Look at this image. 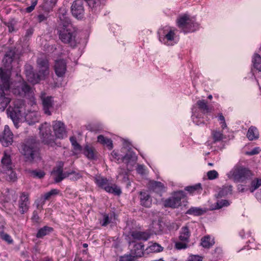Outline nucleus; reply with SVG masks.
Masks as SVG:
<instances>
[{
	"mask_svg": "<svg viewBox=\"0 0 261 261\" xmlns=\"http://www.w3.org/2000/svg\"><path fill=\"white\" fill-rule=\"evenodd\" d=\"M39 142L36 137H29L21 143L20 147V152L27 161L32 162L39 157Z\"/></svg>",
	"mask_w": 261,
	"mask_h": 261,
	"instance_id": "obj_1",
	"label": "nucleus"
},
{
	"mask_svg": "<svg viewBox=\"0 0 261 261\" xmlns=\"http://www.w3.org/2000/svg\"><path fill=\"white\" fill-rule=\"evenodd\" d=\"M60 22L57 27V34L59 38L64 43L69 44L71 46H76V33L72 28L69 19L65 18V21H63L60 18Z\"/></svg>",
	"mask_w": 261,
	"mask_h": 261,
	"instance_id": "obj_2",
	"label": "nucleus"
},
{
	"mask_svg": "<svg viewBox=\"0 0 261 261\" xmlns=\"http://www.w3.org/2000/svg\"><path fill=\"white\" fill-rule=\"evenodd\" d=\"M93 179L94 182L99 188L105 190L109 193L119 196L122 193L119 187L116 184L110 182L109 179L106 177L100 175H96L93 177Z\"/></svg>",
	"mask_w": 261,
	"mask_h": 261,
	"instance_id": "obj_3",
	"label": "nucleus"
},
{
	"mask_svg": "<svg viewBox=\"0 0 261 261\" xmlns=\"http://www.w3.org/2000/svg\"><path fill=\"white\" fill-rule=\"evenodd\" d=\"M64 163L63 162H60L59 163L54 167L52 171L51 175L54 177V179L56 183H59L63 180L65 178L68 177L69 175L74 174L75 175V179H79L81 176L79 173H76L74 171L70 172H63V167Z\"/></svg>",
	"mask_w": 261,
	"mask_h": 261,
	"instance_id": "obj_4",
	"label": "nucleus"
},
{
	"mask_svg": "<svg viewBox=\"0 0 261 261\" xmlns=\"http://www.w3.org/2000/svg\"><path fill=\"white\" fill-rule=\"evenodd\" d=\"M176 24L184 33L193 32L196 27V23L187 14L179 16L176 20Z\"/></svg>",
	"mask_w": 261,
	"mask_h": 261,
	"instance_id": "obj_5",
	"label": "nucleus"
},
{
	"mask_svg": "<svg viewBox=\"0 0 261 261\" xmlns=\"http://www.w3.org/2000/svg\"><path fill=\"white\" fill-rule=\"evenodd\" d=\"M37 62L39 67L38 73L36 75L33 73L34 79L30 80L31 82L33 83H37L44 79L49 73L48 62L46 59L39 58Z\"/></svg>",
	"mask_w": 261,
	"mask_h": 261,
	"instance_id": "obj_6",
	"label": "nucleus"
},
{
	"mask_svg": "<svg viewBox=\"0 0 261 261\" xmlns=\"http://www.w3.org/2000/svg\"><path fill=\"white\" fill-rule=\"evenodd\" d=\"M232 175L236 181L243 182L251 178L252 176V173L247 168L243 166H238L233 169Z\"/></svg>",
	"mask_w": 261,
	"mask_h": 261,
	"instance_id": "obj_7",
	"label": "nucleus"
},
{
	"mask_svg": "<svg viewBox=\"0 0 261 261\" xmlns=\"http://www.w3.org/2000/svg\"><path fill=\"white\" fill-rule=\"evenodd\" d=\"M40 135L44 144H49L55 142V136L51 133V126L45 122L39 127Z\"/></svg>",
	"mask_w": 261,
	"mask_h": 261,
	"instance_id": "obj_8",
	"label": "nucleus"
},
{
	"mask_svg": "<svg viewBox=\"0 0 261 261\" xmlns=\"http://www.w3.org/2000/svg\"><path fill=\"white\" fill-rule=\"evenodd\" d=\"M5 68H0V78L2 82V85H4V88L6 90H9V80L12 66L5 65Z\"/></svg>",
	"mask_w": 261,
	"mask_h": 261,
	"instance_id": "obj_9",
	"label": "nucleus"
},
{
	"mask_svg": "<svg viewBox=\"0 0 261 261\" xmlns=\"http://www.w3.org/2000/svg\"><path fill=\"white\" fill-rule=\"evenodd\" d=\"M13 142V134L8 126L5 127L3 133L0 135V143L3 146L8 147Z\"/></svg>",
	"mask_w": 261,
	"mask_h": 261,
	"instance_id": "obj_10",
	"label": "nucleus"
},
{
	"mask_svg": "<svg viewBox=\"0 0 261 261\" xmlns=\"http://www.w3.org/2000/svg\"><path fill=\"white\" fill-rule=\"evenodd\" d=\"M30 203L29 194L25 192L21 193L18 200V211L21 214H24L28 211Z\"/></svg>",
	"mask_w": 261,
	"mask_h": 261,
	"instance_id": "obj_11",
	"label": "nucleus"
},
{
	"mask_svg": "<svg viewBox=\"0 0 261 261\" xmlns=\"http://www.w3.org/2000/svg\"><path fill=\"white\" fill-rule=\"evenodd\" d=\"M53 128L54 132L55 139H63L66 136L65 124L60 121L53 122Z\"/></svg>",
	"mask_w": 261,
	"mask_h": 261,
	"instance_id": "obj_12",
	"label": "nucleus"
},
{
	"mask_svg": "<svg viewBox=\"0 0 261 261\" xmlns=\"http://www.w3.org/2000/svg\"><path fill=\"white\" fill-rule=\"evenodd\" d=\"M71 11L72 15L77 19H81L84 14V9L83 3L81 0H76L73 2Z\"/></svg>",
	"mask_w": 261,
	"mask_h": 261,
	"instance_id": "obj_13",
	"label": "nucleus"
},
{
	"mask_svg": "<svg viewBox=\"0 0 261 261\" xmlns=\"http://www.w3.org/2000/svg\"><path fill=\"white\" fill-rule=\"evenodd\" d=\"M54 70L58 77L64 76L67 70V63L64 59H59L55 61Z\"/></svg>",
	"mask_w": 261,
	"mask_h": 261,
	"instance_id": "obj_14",
	"label": "nucleus"
},
{
	"mask_svg": "<svg viewBox=\"0 0 261 261\" xmlns=\"http://www.w3.org/2000/svg\"><path fill=\"white\" fill-rule=\"evenodd\" d=\"M148 188L150 191L154 192L161 196L162 194L165 191V187L160 181L150 180L148 184Z\"/></svg>",
	"mask_w": 261,
	"mask_h": 261,
	"instance_id": "obj_15",
	"label": "nucleus"
},
{
	"mask_svg": "<svg viewBox=\"0 0 261 261\" xmlns=\"http://www.w3.org/2000/svg\"><path fill=\"white\" fill-rule=\"evenodd\" d=\"M41 99L45 114L47 115H51V113L49 109L53 107L54 101L53 100V97L46 96L45 94H42Z\"/></svg>",
	"mask_w": 261,
	"mask_h": 261,
	"instance_id": "obj_16",
	"label": "nucleus"
},
{
	"mask_svg": "<svg viewBox=\"0 0 261 261\" xmlns=\"http://www.w3.org/2000/svg\"><path fill=\"white\" fill-rule=\"evenodd\" d=\"M140 204L145 207H149L152 204L150 196L146 192H140L139 193Z\"/></svg>",
	"mask_w": 261,
	"mask_h": 261,
	"instance_id": "obj_17",
	"label": "nucleus"
},
{
	"mask_svg": "<svg viewBox=\"0 0 261 261\" xmlns=\"http://www.w3.org/2000/svg\"><path fill=\"white\" fill-rule=\"evenodd\" d=\"M15 55L16 53L15 49L12 48H9L6 51L3 59L5 65L11 66V64L14 60Z\"/></svg>",
	"mask_w": 261,
	"mask_h": 261,
	"instance_id": "obj_18",
	"label": "nucleus"
},
{
	"mask_svg": "<svg viewBox=\"0 0 261 261\" xmlns=\"http://www.w3.org/2000/svg\"><path fill=\"white\" fill-rule=\"evenodd\" d=\"M130 236L133 239L139 241H146L150 237V234L148 232L137 230L132 231Z\"/></svg>",
	"mask_w": 261,
	"mask_h": 261,
	"instance_id": "obj_19",
	"label": "nucleus"
},
{
	"mask_svg": "<svg viewBox=\"0 0 261 261\" xmlns=\"http://www.w3.org/2000/svg\"><path fill=\"white\" fill-rule=\"evenodd\" d=\"M175 30H170L167 33H165V31H164L165 36L163 38V41L164 44L167 45H173V41L174 40V38L175 36Z\"/></svg>",
	"mask_w": 261,
	"mask_h": 261,
	"instance_id": "obj_20",
	"label": "nucleus"
},
{
	"mask_svg": "<svg viewBox=\"0 0 261 261\" xmlns=\"http://www.w3.org/2000/svg\"><path fill=\"white\" fill-rule=\"evenodd\" d=\"M10 116L12 119L14 125L18 128V123L21 116V111L19 108H14L10 110Z\"/></svg>",
	"mask_w": 261,
	"mask_h": 261,
	"instance_id": "obj_21",
	"label": "nucleus"
},
{
	"mask_svg": "<svg viewBox=\"0 0 261 261\" xmlns=\"http://www.w3.org/2000/svg\"><path fill=\"white\" fill-rule=\"evenodd\" d=\"M172 195L178 206L181 205L182 202L185 203L187 202L186 195L182 191L175 192Z\"/></svg>",
	"mask_w": 261,
	"mask_h": 261,
	"instance_id": "obj_22",
	"label": "nucleus"
},
{
	"mask_svg": "<svg viewBox=\"0 0 261 261\" xmlns=\"http://www.w3.org/2000/svg\"><path fill=\"white\" fill-rule=\"evenodd\" d=\"M191 236L190 231L187 226L182 227L180 231L179 240L180 241L189 242Z\"/></svg>",
	"mask_w": 261,
	"mask_h": 261,
	"instance_id": "obj_23",
	"label": "nucleus"
},
{
	"mask_svg": "<svg viewBox=\"0 0 261 261\" xmlns=\"http://www.w3.org/2000/svg\"><path fill=\"white\" fill-rule=\"evenodd\" d=\"M84 153L88 159H94L96 157L97 151L93 146L86 145L84 148Z\"/></svg>",
	"mask_w": 261,
	"mask_h": 261,
	"instance_id": "obj_24",
	"label": "nucleus"
},
{
	"mask_svg": "<svg viewBox=\"0 0 261 261\" xmlns=\"http://www.w3.org/2000/svg\"><path fill=\"white\" fill-rule=\"evenodd\" d=\"M247 137L251 141L258 139L259 133L257 128L253 126L250 127L248 130Z\"/></svg>",
	"mask_w": 261,
	"mask_h": 261,
	"instance_id": "obj_25",
	"label": "nucleus"
},
{
	"mask_svg": "<svg viewBox=\"0 0 261 261\" xmlns=\"http://www.w3.org/2000/svg\"><path fill=\"white\" fill-rule=\"evenodd\" d=\"M97 141L103 145H106L109 150H111L113 147L112 140L105 137L103 135H99L98 136Z\"/></svg>",
	"mask_w": 261,
	"mask_h": 261,
	"instance_id": "obj_26",
	"label": "nucleus"
},
{
	"mask_svg": "<svg viewBox=\"0 0 261 261\" xmlns=\"http://www.w3.org/2000/svg\"><path fill=\"white\" fill-rule=\"evenodd\" d=\"M54 229L53 227L45 226L42 228L39 229L36 234L37 238H43L44 236L49 234L50 232L53 231Z\"/></svg>",
	"mask_w": 261,
	"mask_h": 261,
	"instance_id": "obj_27",
	"label": "nucleus"
},
{
	"mask_svg": "<svg viewBox=\"0 0 261 261\" xmlns=\"http://www.w3.org/2000/svg\"><path fill=\"white\" fill-rule=\"evenodd\" d=\"M164 206L165 207H170L172 208H178L179 206L176 201H175L173 195L166 199L164 201Z\"/></svg>",
	"mask_w": 261,
	"mask_h": 261,
	"instance_id": "obj_28",
	"label": "nucleus"
},
{
	"mask_svg": "<svg viewBox=\"0 0 261 261\" xmlns=\"http://www.w3.org/2000/svg\"><path fill=\"white\" fill-rule=\"evenodd\" d=\"M253 67L258 71H261V57L259 54H255L252 58Z\"/></svg>",
	"mask_w": 261,
	"mask_h": 261,
	"instance_id": "obj_29",
	"label": "nucleus"
},
{
	"mask_svg": "<svg viewBox=\"0 0 261 261\" xmlns=\"http://www.w3.org/2000/svg\"><path fill=\"white\" fill-rule=\"evenodd\" d=\"M201 245L204 248H209L214 244L213 239H212L209 236H205L201 239Z\"/></svg>",
	"mask_w": 261,
	"mask_h": 261,
	"instance_id": "obj_30",
	"label": "nucleus"
},
{
	"mask_svg": "<svg viewBox=\"0 0 261 261\" xmlns=\"http://www.w3.org/2000/svg\"><path fill=\"white\" fill-rule=\"evenodd\" d=\"M205 212V210L199 207H192L187 211L186 214L198 216L204 214Z\"/></svg>",
	"mask_w": 261,
	"mask_h": 261,
	"instance_id": "obj_31",
	"label": "nucleus"
},
{
	"mask_svg": "<svg viewBox=\"0 0 261 261\" xmlns=\"http://www.w3.org/2000/svg\"><path fill=\"white\" fill-rule=\"evenodd\" d=\"M185 189L191 194L195 192L200 193L202 190L201 185L199 183L193 186L186 187Z\"/></svg>",
	"mask_w": 261,
	"mask_h": 261,
	"instance_id": "obj_32",
	"label": "nucleus"
},
{
	"mask_svg": "<svg viewBox=\"0 0 261 261\" xmlns=\"http://www.w3.org/2000/svg\"><path fill=\"white\" fill-rule=\"evenodd\" d=\"M197 105L198 108L203 113H208L210 112V109L207 106V102L205 100H199L197 101Z\"/></svg>",
	"mask_w": 261,
	"mask_h": 261,
	"instance_id": "obj_33",
	"label": "nucleus"
},
{
	"mask_svg": "<svg viewBox=\"0 0 261 261\" xmlns=\"http://www.w3.org/2000/svg\"><path fill=\"white\" fill-rule=\"evenodd\" d=\"M60 191L58 189H51L48 192L45 193L43 195V204L45 203L46 200H49L52 196H55L59 194Z\"/></svg>",
	"mask_w": 261,
	"mask_h": 261,
	"instance_id": "obj_34",
	"label": "nucleus"
},
{
	"mask_svg": "<svg viewBox=\"0 0 261 261\" xmlns=\"http://www.w3.org/2000/svg\"><path fill=\"white\" fill-rule=\"evenodd\" d=\"M25 119L30 125L33 124L39 121V117L33 112L27 115Z\"/></svg>",
	"mask_w": 261,
	"mask_h": 261,
	"instance_id": "obj_35",
	"label": "nucleus"
},
{
	"mask_svg": "<svg viewBox=\"0 0 261 261\" xmlns=\"http://www.w3.org/2000/svg\"><path fill=\"white\" fill-rule=\"evenodd\" d=\"M212 137L213 139V142L216 143L222 140L224 138V135L222 132L217 130H213L212 132Z\"/></svg>",
	"mask_w": 261,
	"mask_h": 261,
	"instance_id": "obj_36",
	"label": "nucleus"
},
{
	"mask_svg": "<svg viewBox=\"0 0 261 261\" xmlns=\"http://www.w3.org/2000/svg\"><path fill=\"white\" fill-rule=\"evenodd\" d=\"M1 163L4 165L9 168L11 164V159L10 155L8 154L6 152H4L3 156L1 160Z\"/></svg>",
	"mask_w": 261,
	"mask_h": 261,
	"instance_id": "obj_37",
	"label": "nucleus"
},
{
	"mask_svg": "<svg viewBox=\"0 0 261 261\" xmlns=\"http://www.w3.org/2000/svg\"><path fill=\"white\" fill-rule=\"evenodd\" d=\"M31 176L34 178H38L39 179L42 178L45 175V172L43 171L39 170H32L30 171Z\"/></svg>",
	"mask_w": 261,
	"mask_h": 261,
	"instance_id": "obj_38",
	"label": "nucleus"
},
{
	"mask_svg": "<svg viewBox=\"0 0 261 261\" xmlns=\"http://www.w3.org/2000/svg\"><path fill=\"white\" fill-rule=\"evenodd\" d=\"M250 191L253 192L261 186V178H255L251 181Z\"/></svg>",
	"mask_w": 261,
	"mask_h": 261,
	"instance_id": "obj_39",
	"label": "nucleus"
},
{
	"mask_svg": "<svg viewBox=\"0 0 261 261\" xmlns=\"http://www.w3.org/2000/svg\"><path fill=\"white\" fill-rule=\"evenodd\" d=\"M49 11H45L44 13H40L36 17L37 22L41 23L46 21L49 17Z\"/></svg>",
	"mask_w": 261,
	"mask_h": 261,
	"instance_id": "obj_40",
	"label": "nucleus"
},
{
	"mask_svg": "<svg viewBox=\"0 0 261 261\" xmlns=\"http://www.w3.org/2000/svg\"><path fill=\"white\" fill-rule=\"evenodd\" d=\"M70 141L73 146V148L76 150H81V146L77 142L76 139L74 137H71L70 138Z\"/></svg>",
	"mask_w": 261,
	"mask_h": 261,
	"instance_id": "obj_41",
	"label": "nucleus"
},
{
	"mask_svg": "<svg viewBox=\"0 0 261 261\" xmlns=\"http://www.w3.org/2000/svg\"><path fill=\"white\" fill-rule=\"evenodd\" d=\"M21 89L25 95H29L32 92L31 86L25 83L21 85Z\"/></svg>",
	"mask_w": 261,
	"mask_h": 261,
	"instance_id": "obj_42",
	"label": "nucleus"
},
{
	"mask_svg": "<svg viewBox=\"0 0 261 261\" xmlns=\"http://www.w3.org/2000/svg\"><path fill=\"white\" fill-rule=\"evenodd\" d=\"M135 154L132 152L127 153L121 159L123 162L128 164L133 158L134 157Z\"/></svg>",
	"mask_w": 261,
	"mask_h": 261,
	"instance_id": "obj_43",
	"label": "nucleus"
},
{
	"mask_svg": "<svg viewBox=\"0 0 261 261\" xmlns=\"http://www.w3.org/2000/svg\"><path fill=\"white\" fill-rule=\"evenodd\" d=\"M150 249L153 251L159 252L163 250V248L158 243H154L149 247Z\"/></svg>",
	"mask_w": 261,
	"mask_h": 261,
	"instance_id": "obj_44",
	"label": "nucleus"
},
{
	"mask_svg": "<svg viewBox=\"0 0 261 261\" xmlns=\"http://www.w3.org/2000/svg\"><path fill=\"white\" fill-rule=\"evenodd\" d=\"M218 173L216 170H211L207 172V176L208 179L213 180L218 177Z\"/></svg>",
	"mask_w": 261,
	"mask_h": 261,
	"instance_id": "obj_45",
	"label": "nucleus"
},
{
	"mask_svg": "<svg viewBox=\"0 0 261 261\" xmlns=\"http://www.w3.org/2000/svg\"><path fill=\"white\" fill-rule=\"evenodd\" d=\"M229 204V202L227 200H221L217 202L216 208L219 209L223 206H228Z\"/></svg>",
	"mask_w": 261,
	"mask_h": 261,
	"instance_id": "obj_46",
	"label": "nucleus"
},
{
	"mask_svg": "<svg viewBox=\"0 0 261 261\" xmlns=\"http://www.w3.org/2000/svg\"><path fill=\"white\" fill-rule=\"evenodd\" d=\"M188 242H182L180 241V242H177L175 244V248L177 249H185L188 247Z\"/></svg>",
	"mask_w": 261,
	"mask_h": 261,
	"instance_id": "obj_47",
	"label": "nucleus"
},
{
	"mask_svg": "<svg viewBox=\"0 0 261 261\" xmlns=\"http://www.w3.org/2000/svg\"><path fill=\"white\" fill-rule=\"evenodd\" d=\"M1 238L5 241L8 242L9 243H11L13 242V240L11 239V237L6 233L3 232L1 233Z\"/></svg>",
	"mask_w": 261,
	"mask_h": 261,
	"instance_id": "obj_48",
	"label": "nucleus"
},
{
	"mask_svg": "<svg viewBox=\"0 0 261 261\" xmlns=\"http://www.w3.org/2000/svg\"><path fill=\"white\" fill-rule=\"evenodd\" d=\"M218 118L219 120L221 121L220 123L221 124L222 129H224L227 126L224 117L222 113H219Z\"/></svg>",
	"mask_w": 261,
	"mask_h": 261,
	"instance_id": "obj_49",
	"label": "nucleus"
},
{
	"mask_svg": "<svg viewBox=\"0 0 261 261\" xmlns=\"http://www.w3.org/2000/svg\"><path fill=\"white\" fill-rule=\"evenodd\" d=\"M202 257L198 255H191L187 261H202Z\"/></svg>",
	"mask_w": 261,
	"mask_h": 261,
	"instance_id": "obj_50",
	"label": "nucleus"
},
{
	"mask_svg": "<svg viewBox=\"0 0 261 261\" xmlns=\"http://www.w3.org/2000/svg\"><path fill=\"white\" fill-rule=\"evenodd\" d=\"M9 90H6L4 87V85H0V100H1L5 95H7Z\"/></svg>",
	"mask_w": 261,
	"mask_h": 261,
	"instance_id": "obj_51",
	"label": "nucleus"
},
{
	"mask_svg": "<svg viewBox=\"0 0 261 261\" xmlns=\"http://www.w3.org/2000/svg\"><path fill=\"white\" fill-rule=\"evenodd\" d=\"M5 95L1 100V104L3 105V107L6 108L8 104L10 102L11 99L6 96Z\"/></svg>",
	"mask_w": 261,
	"mask_h": 261,
	"instance_id": "obj_52",
	"label": "nucleus"
},
{
	"mask_svg": "<svg viewBox=\"0 0 261 261\" xmlns=\"http://www.w3.org/2000/svg\"><path fill=\"white\" fill-rule=\"evenodd\" d=\"M111 223V220L108 215H104L103 218L102 222V226H106Z\"/></svg>",
	"mask_w": 261,
	"mask_h": 261,
	"instance_id": "obj_53",
	"label": "nucleus"
},
{
	"mask_svg": "<svg viewBox=\"0 0 261 261\" xmlns=\"http://www.w3.org/2000/svg\"><path fill=\"white\" fill-rule=\"evenodd\" d=\"M119 261H135V256L130 255L122 256Z\"/></svg>",
	"mask_w": 261,
	"mask_h": 261,
	"instance_id": "obj_54",
	"label": "nucleus"
},
{
	"mask_svg": "<svg viewBox=\"0 0 261 261\" xmlns=\"http://www.w3.org/2000/svg\"><path fill=\"white\" fill-rule=\"evenodd\" d=\"M136 170L137 173L141 175H144L145 174V169L142 165H138Z\"/></svg>",
	"mask_w": 261,
	"mask_h": 261,
	"instance_id": "obj_55",
	"label": "nucleus"
},
{
	"mask_svg": "<svg viewBox=\"0 0 261 261\" xmlns=\"http://www.w3.org/2000/svg\"><path fill=\"white\" fill-rule=\"evenodd\" d=\"M119 175H126L128 174V171L125 169L119 168L118 171Z\"/></svg>",
	"mask_w": 261,
	"mask_h": 261,
	"instance_id": "obj_56",
	"label": "nucleus"
},
{
	"mask_svg": "<svg viewBox=\"0 0 261 261\" xmlns=\"http://www.w3.org/2000/svg\"><path fill=\"white\" fill-rule=\"evenodd\" d=\"M259 153V151L258 150V148H256L253 149H252L250 151H248L246 153V154L249 155H253L254 154H256Z\"/></svg>",
	"mask_w": 261,
	"mask_h": 261,
	"instance_id": "obj_57",
	"label": "nucleus"
},
{
	"mask_svg": "<svg viewBox=\"0 0 261 261\" xmlns=\"http://www.w3.org/2000/svg\"><path fill=\"white\" fill-rule=\"evenodd\" d=\"M39 219H40V218H39V217L38 216V215L35 212H34L33 216L32 218V220L34 222H38L39 221Z\"/></svg>",
	"mask_w": 261,
	"mask_h": 261,
	"instance_id": "obj_58",
	"label": "nucleus"
},
{
	"mask_svg": "<svg viewBox=\"0 0 261 261\" xmlns=\"http://www.w3.org/2000/svg\"><path fill=\"white\" fill-rule=\"evenodd\" d=\"M7 25V27L8 28L9 31L10 32H13L14 31V25L11 23H8Z\"/></svg>",
	"mask_w": 261,
	"mask_h": 261,
	"instance_id": "obj_59",
	"label": "nucleus"
},
{
	"mask_svg": "<svg viewBox=\"0 0 261 261\" xmlns=\"http://www.w3.org/2000/svg\"><path fill=\"white\" fill-rule=\"evenodd\" d=\"M111 154L112 155V156L116 160H117V161H119V158H118V156H119V154H118L117 152H115V151H113L112 153H111Z\"/></svg>",
	"mask_w": 261,
	"mask_h": 261,
	"instance_id": "obj_60",
	"label": "nucleus"
},
{
	"mask_svg": "<svg viewBox=\"0 0 261 261\" xmlns=\"http://www.w3.org/2000/svg\"><path fill=\"white\" fill-rule=\"evenodd\" d=\"M34 8L32 6H30V7H27L26 9H25V12L27 13H30L31 12H32L34 10Z\"/></svg>",
	"mask_w": 261,
	"mask_h": 261,
	"instance_id": "obj_61",
	"label": "nucleus"
},
{
	"mask_svg": "<svg viewBox=\"0 0 261 261\" xmlns=\"http://www.w3.org/2000/svg\"><path fill=\"white\" fill-rule=\"evenodd\" d=\"M38 3V0H31V6L35 8Z\"/></svg>",
	"mask_w": 261,
	"mask_h": 261,
	"instance_id": "obj_62",
	"label": "nucleus"
},
{
	"mask_svg": "<svg viewBox=\"0 0 261 261\" xmlns=\"http://www.w3.org/2000/svg\"><path fill=\"white\" fill-rule=\"evenodd\" d=\"M74 261H83V259L81 257L76 256Z\"/></svg>",
	"mask_w": 261,
	"mask_h": 261,
	"instance_id": "obj_63",
	"label": "nucleus"
},
{
	"mask_svg": "<svg viewBox=\"0 0 261 261\" xmlns=\"http://www.w3.org/2000/svg\"><path fill=\"white\" fill-rule=\"evenodd\" d=\"M43 204H43V201H42V204H41V205H40V204H38V205H37V208H38V210H42V209H43Z\"/></svg>",
	"mask_w": 261,
	"mask_h": 261,
	"instance_id": "obj_64",
	"label": "nucleus"
}]
</instances>
